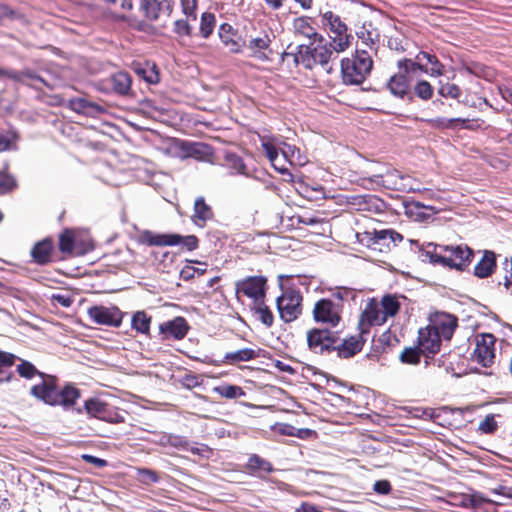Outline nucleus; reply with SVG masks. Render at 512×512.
<instances>
[{"instance_id": "1", "label": "nucleus", "mask_w": 512, "mask_h": 512, "mask_svg": "<svg viewBox=\"0 0 512 512\" xmlns=\"http://www.w3.org/2000/svg\"><path fill=\"white\" fill-rule=\"evenodd\" d=\"M419 253L422 261L440 264L458 271H464L474 257V251L467 245L441 246L428 243L425 248H420Z\"/></svg>"}, {"instance_id": "2", "label": "nucleus", "mask_w": 512, "mask_h": 512, "mask_svg": "<svg viewBox=\"0 0 512 512\" xmlns=\"http://www.w3.org/2000/svg\"><path fill=\"white\" fill-rule=\"evenodd\" d=\"M41 379L40 383L31 387L30 394L49 406L69 409L81 396L80 390L72 384L59 389L55 376L45 374Z\"/></svg>"}, {"instance_id": "3", "label": "nucleus", "mask_w": 512, "mask_h": 512, "mask_svg": "<svg viewBox=\"0 0 512 512\" xmlns=\"http://www.w3.org/2000/svg\"><path fill=\"white\" fill-rule=\"evenodd\" d=\"M396 66L398 72L390 76L385 87L394 98L406 103H413L411 76L417 70H420L422 73H428V67L426 64H421L410 58L399 59Z\"/></svg>"}, {"instance_id": "4", "label": "nucleus", "mask_w": 512, "mask_h": 512, "mask_svg": "<svg viewBox=\"0 0 512 512\" xmlns=\"http://www.w3.org/2000/svg\"><path fill=\"white\" fill-rule=\"evenodd\" d=\"M373 68L371 54L364 48H357L351 58L341 60V75L345 85H361Z\"/></svg>"}, {"instance_id": "5", "label": "nucleus", "mask_w": 512, "mask_h": 512, "mask_svg": "<svg viewBox=\"0 0 512 512\" xmlns=\"http://www.w3.org/2000/svg\"><path fill=\"white\" fill-rule=\"evenodd\" d=\"M322 25L330 32V45L336 53L347 50L351 44L352 35L348 33L347 25L339 15L332 11L321 14Z\"/></svg>"}, {"instance_id": "6", "label": "nucleus", "mask_w": 512, "mask_h": 512, "mask_svg": "<svg viewBox=\"0 0 512 512\" xmlns=\"http://www.w3.org/2000/svg\"><path fill=\"white\" fill-rule=\"evenodd\" d=\"M359 241L368 248L383 252L403 240V236L393 229H382L358 233Z\"/></svg>"}, {"instance_id": "7", "label": "nucleus", "mask_w": 512, "mask_h": 512, "mask_svg": "<svg viewBox=\"0 0 512 512\" xmlns=\"http://www.w3.org/2000/svg\"><path fill=\"white\" fill-rule=\"evenodd\" d=\"M307 345L314 354L329 355L337 345V331L313 328L307 331Z\"/></svg>"}, {"instance_id": "8", "label": "nucleus", "mask_w": 512, "mask_h": 512, "mask_svg": "<svg viewBox=\"0 0 512 512\" xmlns=\"http://www.w3.org/2000/svg\"><path fill=\"white\" fill-rule=\"evenodd\" d=\"M96 88L105 94H115L123 97L133 95L132 77L126 71L115 72L109 77L100 80L96 84Z\"/></svg>"}, {"instance_id": "9", "label": "nucleus", "mask_w": 512, "mask_h": 512, "mask_svg": "<svg viewBox=\"0 0 512 512\" xmlns=\"http://www.w3.org/2000/svg\"><path fill=\"white\" fill-rule=\"evenodd\" d=\"M301 293L289 288L276 300L277 309L281 319L287 323L294 321L301 314Z\"/></svg>"}, {"instance_id": "10", "label": "nucleus", "mask_w": 512, "mask_h": 512, "mask_svg": "<svg viewBox=\"0 0 512 512\" xmlns=\"http://www.w3.org/2000/svg\"><path fill=\"white\" fill-rule=\"evenodd\" d=\"M83 410H85L90 417H94L108 423L124 422V417L117 412L115 407L107 404L99 398H90L86 400L83 409L78 408L77 413L81 414Z\"/></svg>"}, {"instance_id": "11", "label": "nucleus", "mask_w": 512, "mask_h": 512, "mask_svg": "<svg viewBox=\"0 0 512 512\" xmlns=\"http://www.w3.org/2000/svg\"><path fill=\"white\" fill-rule=\"evenodd\" d=\"M268 289L267 278L263 275L247 276L236 281L235 293L243 294L254 302L264 300Z\"/></svg>"}, {"instance_id": "12", "label": "nucleus", "mask_w": 512, "mask_h": 512, "mask_svg": "<svg viewBox=\"0 0 512 512\" xmlns=\"http://www.w3.org/2000/svg\"><path fill=\"white\" fill-rule=\"evenodd\" d=\"M90 319L99 325L119 327L124 313L116 306H92L88 309Z\"/></svg>"}, {"instance_id": "13", "label": "nucleus", "mask_w": 512, "mask_h": 512, "mask_svg": "<svg viewBox=\"0 0 512 512\" xmlns=\"http://www.w3.org/2000/svg\"><path fill=\"white\" fill-rule=\"evenodd\" d=\"M313 317L316 322L329 324L332 327H336L341 319L338 306L327 298L320 299L315 303Z\"/></svg>"}, {"instance_id": "14", "label": "nucleus", "mask_w": 512, "mask_h": 512, "mask_svg": "<svg viewBox=\"0 0 512 512\" xmlns=\"http://www.w3.org/2000/svg\"><path fill=\"white\" fill-rule=\"evenodd\" d=\"M315 42H317V45L313 47V68L320 65L328 74H331L333 67L330 62L337 58V56H334L337 53L330 45V41H326L323 36H319V39Z\"/></svg>"}, {"instance_id": "15", "label": "nucleus", "mask_w": 512, "mask_h": 512, "mask_svg": "<svg viewBox=\"0 0 512 512\" xmlns=\"http://www.w3.org/2000/svg\"><path fill=\"white\" fill-rule=\"evenodd\" d=\"M189 329L187 320L182 316H177L159 325V333L162 335L163 340L171 338L182 340L188 334Z\"/></svg>"}, {"instance_id": "16", "label": "nucleus", "mask_w": 512, "mask_h": 512, "mask_svg": "<svg viewBox=\"0 0 512 512\" xmlns=\"http://www.w3.org/2000/svg\"><path fill=\"white\" fill-rule=\"evenodd\" d=\"M495 337L492 334H482L481 338L477 340L476 348L474 350V357L476 361L483 367L492 365L495 358Z\"/></svg>"}, {"instance_id": "17", "label": "nucleus", "mask_w": 512, "mask_h": 512, "mask_svg": "<svg viewBox=\"0 0 512 512\" xmlns=\"http://www.w3.org/2000/svg\"><path fill=\"white\" fill-rule=\"evenodd\" d=\"M386 322L378 301L374 298L370 299L361 314L359 326L361 332H366L373 325H382Z\"/></svg>"}, {"instance_id": "18", "label": "nucleus", "mask_w": 512, "mask_h": 512, "mask_svg": "<svg viewBox=\"0 0 512 512\" xmlns=\"http://www.w3.org/2000/svg\"><path fill=\"white\" fill-rule=\"evenodd\" d=\"M140 9L149 21H156L161 16L169 17L172 12L171 0H141Z\"/></svg>"}, {"instance_id": "19", "label": "nucleus", "mask_w": 512, "mask_h": 512, "mask_svg": "<svg viewBox=\"0 0 512 512\" xmlns=\"http://www.w3.org/2000/svg\"><path fill=\"white\" fill-rule=\"evenodd\" d=\"M429 327L438 332L444 340H450L457 327V318L448 313H440Z\"/></svg>"}, {"instance_id": "20", "label": "nucleus", "mask_w": 512, "mask_h": 512, "mask_svg": "<svg viewBox=\"0 0 512 512\" xmlns=\"http://www.w3.org/2000/svg\"><path fill=\"white\" fill-rule=\"evenodd\" d=\"M334 346L335 349L333 352H336L338 358L348 359L361 351L363 342L360 340L359 336L341 339L337 331V345Z\"/></svg>"}, {"instance_id": "21", "label": "nucleus", "mask_w": 512, "mask_h": 512, "mask_svg": "<svg viewBox=\"0 0 512 512\" xmlns=\"http://www.w3.org/2000/svg\"><path fill=\"white\" fill-rule=\"evenodd\" d=\"M10 79L32 87L35 90H41L42 86H46L50 90L54 88L53 85L48 83L41 75L31 69L14 71V73H10Z\"/></svg>"}, {"instance_id": "22", "label": "nucleus", "mask_w": 512, "mask_h": 512, "mask_svg": "<svg viewBox=\"0 0 512 512\" xmlns=\"http://www.w3.org/2000/svg\"><path fill=\"white\" fill-rule=\"evenodd\" d=\"M180 239V234H156L149 230L144 231L140 236L141 243L148 246H176Z\"/></svg>"}, {"instance_id": "23", "label": "nucleus", "mask_w": 512, "mask_h": 512, "mask_svg": "<svg viewBox=\"0 0 512 512\" xmlns=\"http://www.w3.org/2000/svg\"><path fill=\"white\" fill-rule=\"evenodd\" d=\"M349 203L359 211L382 212L384 202L375 195H356L350 198Z\"/></svg>"}, {"instance_id": "24", "label": "nucleus", "mask_w": 512, "mask_h": 512, "mask_svg": "<svg viewBox=\"0 0 512 512\" xmlns=\"http://www.w3.org/2000/svg\"><path fill=\"white\" fill-rule=\"evenodd\" d=\"M69 107L76 113L89 117H96L103 114L106 110L103 106L91 102L86 98H73L69 100Z\"/></svg>"}, {"instance_id": "25", "label": "nucleus", "mask_w": 512, "mask_h": 512, "mask_svg": "<svg viewBox=\"0 0 512 512\" xmlns=\"http://www.w3.org/2000/svg\"><path fill=\"white\" fill-rule=\"evenodd\" d=\"M497 266L496 254L491 250H485L482 258L474 267V275L480 279L490 277Z\"/></svg>"}, {"instance_id": "26", "label": "nucleus", "mask_w": 512, "mask_h": 512, "mask_svg": "<svg viewBox=\"0 0 512 512\" xmlns=\"http://www.w3.org/2000/svg\"><path fill=\"white\" fill-rule=\"evenodd\" d=\"M53 247V241L50 238H45L37 242L30 252L33 261L38 265L50 263Z\"/></svg>"}, {"instance_id": "27", "label": "nucleus", "mask_w": 512, "mask_h": 512, "mask_svg": "<svg viewBox=\"0 0 512 512\" xmlns=\"http://www.w3.org/2000/svg\"><path fill=\"white\" fill-rule=\"evenodd\" d=\"M313 48L310 45L301 44L296 47V52L283 53L285 57H292L296 65H302L304 68L313 69Z\"/></svg>"}, {"instance_id": "28", "label": "nucleus", "mask_w": 512, "mask_h": 512, "mask_svg": "<svg viewBox=\"0 0 512 512\" xmlns=\"http://www.w3.org/2000/svg\"><path fill=\"white\" fill-rule=\"evenodd\" d=\"M293 31L295 35L312 39L313 42L319 39V34L316 28L312 25V19L307 16L297 17L293 20Z\"/></svg>"}, {"instance_id": "29", "label": "nucleus", "mask_w": 512, "mask_h": 512, "mask_svg": "<svg viewBox=\"0 0 512 512\" xmlns=\"http://www.w3.org/2000/svg\"><path fill=\"white\" fill-rule=\"evenodd\" d=\"M134 71L148 84H157L160 81V72L154 62L137 63L134 65Z\"/></svg>"}, {"instance_id": "30", "label": "nucleus", "mask_w": 512, "mask_h": 512, "mask_svg": "<svg viewBox=\"0 0 512 512\" xmlns=\"http://www.w3.org/2000/svg\"><path fill=\"white\" fill-rule=\"evenodd\" d=\"M262 149L265 152L266 157L271 162L272 166L278 170L281 174H285L287 172V168L284 166H279L280 157V144L278 138H273L270 141H262Z\"/></svg>"}, {"instance_id": "31", "label": "nucleus", "mask_w": 512, "mask_h": 512, "mask_svg": "<svg viewBox=\"0 0 512 512\" xmlns=\"http://www.w3.org/2000/svg\"><path fill=\"white\" fill-rule=\"evenodd\" d=\"M211 207L205 202L203 197H198L194 203V214L192 220L198 227H204L208 220L213 218Z\"/></svg>"}, {"instance_id": "32", "label": "nucleus", "mask_w": 512, "mask_h": 512, "mask_svg": "<svg viewBox=\"0 0 512 512\" xmlns=\"http://www.w3.org/2000/svg\"><path fill=\"white\" fill-rule=\"evenodd\" d=\"M235 30L232 25L228 23H222L218 29V36L223 45L232 53L240 51L239 43L234 40Z\"/></svg>"}, {"instance_id": "33", "label": "nucleus", "mask_w": 512, "mask_h": 512, "mask_svg": "<svg viewBox=\"0 0 512 512\" xmlns=\"http://www.w3.org/2000/svg\"><path fill=\"white\" fill-rule=\"evenodd\" d=\"M151 322L152 317L145 311H136L131 318V328L139 334L150 336Z\"/></svg>"}, {"instance_id": "34", "label": "nucleus", "mask_w": 512, "mask_h": 512, "mask_svg": "<svg viewBox=\"0 0 512 512\" xmlns=\"http://www.w3.org/2000/svg\"><path fill=\"white\" fill-rule=\"evenodd\" d=\"M426 330V333L422 331L419 333L421 346L429 353H436L440 349L441 339L443 338L438 334V332H435L429 326Z\"/></svg>"}, {"instance_id": "35", "label": "nucleus", "mask_w": 512, "mask_h": 512, "mask_svg": "<svg viewBox=\"0 0 512 512\" xmlns=\"http://www.w3.org/2000/svg\"><path fill=\"white\" fill-rule=\"evenodd\" d=\"M258 357V352L251 348H243L233 352H227L224 355V361L230 365H236L239 362H246Z\"/></svg>"}, {"instance_id": "36", "label": "nucleus", "mask_w": 512, "mask_h": 512, "mask_svg": "<svg viewBox=\"0 0 512 512\" xmlns=\"http://www.w3.org/2000/svg\"><path fill=\"white\" fill-rule=\"evenodd\" d=\"M423 59L431 65V68H428V75L432 77L443 75L444 66L434 54H430L426 51H420L413 60L422 64Z\"/></svg>"}, {"instance_id": "37", "label": "nucleus", "mask_w": 512, "mask_h": 512, "mask_svg": "<svg viewBox=\"0 0 512 512\" xmlns=\"http://www.w3.org/2000/svg\"><path fill=\"white\" fill-rule=\"evenodd\" d=\"M226 166L231 169L232 174L249 176L246 164L241 156L234 152H226L224 155Z\"/></svg>"}, {"instance_id": "38", "label": "nucleus", "mask_w": 512, "mask_h": 512, "mask_svg": "<svg viewBox=\"0 0 512 512\" xmlns=\"http://www.w3.org/2000/svg\"><path fill=\"white\" fill-rule=\"evenodd\" d=\"M434 94L433 86L426 80H418L414 85L412 84V96L413 102L415 98H418L422 101H428L432 99Z\"/></svg>"}, {"instance_id": "39", "label": "nucleus", "mask_w": 512, "mask_h": 512, "mask_svg": "<svg viewBox=\"0 0 512 512\" xmlns=\"http://www.w3.org/2000/svg\"><path fill=\"white\" fill-rule=\"evenodd\" d=\"M271 40L268 35L262 37H256L250 40L248 48L253 51L254 56L259 60L268 59L264 50L268 49Z\"/></svg>"}, {"instance_id": "40", "label": "nucleus", "mask_w": 512, "mask_h": 512, "mask_svg": "<svg viewBox=\"0 0 512 512\" xmlns=\"http://www.w3.org/2000/svg\"><path fill=\"white\" fill-rule=\"evenodd\" d=\"M216 27V16L211 12H203L200 18L199 33L204 39H208Z\"/></svg>"}, {"instance_id": "41", "label": "nucleus", "mask_w": 512, "mask_h": 512, "mask_svg": "<svg viewBox=\"0 0 512 512\" xmlns=\"http://www.w3.org/2000/svg\"><path fill=\"white\" fill-rule=\"evenodd\" d=\"M254 315L258 316V319L266 326L271 327L274 322V317L269 309V307L265 304L264 300H259V302H254V306L251 308Z\"/></svg>"}, {"instance_id": "42", "label": "nucleus", "mask_w": 512, "mask_h": 512, "mask_svg": "<svg viewBox=\"0 0 512 512\" xmlns=\"http://www.w3.org/2000/svg\"><path fill=\"white\" fill-rule=\"evenodd\" d=\"M379 305L386 320L388 317L395 316L400 309V303L397 297L391 294L383 296Z\"/></svg>"}, {"instance_id": "43", "label": "nucleus", "mask_w": 512, "mask_h": 512, "mask_svg": "<svg viewBox=\"0 0 512 512\" xmlns=\"http://www.w3.org/2000/svg\"><path fill=\"white\" fill-rule=\"evenodd\" d=\"M247 469L251 473H255V472L271 473L274 470L272 464L269 461L261 458L260 456H258L256 454H253L252 456L249 457L248 462H247Z\"/></svg>"}, {"instance_id": "44", "label": "nucleus", "mask_w": 512, "mask_h": 512, "mask_svg": "<svg viewBox=\"0 0 512 512\" xmlns=\"http://www.w3.org/2000/svg\"><path fill=\"white\" fill-rule=\"evenodd\" d=\"M358 39L361 41V44L370 50H377L376 42L378 40V33L373 30H369L365 25L360 28L359 31L356 32Z\"/></svg>"}, {"instance_id": "45", "label": "nucleus", "mask_w": 512, "mask_h": 512, "mask_svg": "<svg viewBox=\"0 0 512 512\" xmlns=\"http://www.w3.org/2000/svg\"><path fill=\"white\" fill-rule=\"evenodd\" d=\"M17 187V181L13 175L8 173V164L0 170V195L8 194Z\"/></svg>"}, {"instance_id": "46", "label": "nucleus", "mask_w": 512, "mask_h": 512, "mask_svg": "<svg viewBox=\"0 0 512 512\" xmlns=\"http://www.w3.org/2000/svg\"><path fill=\"white\" fill-rule=\"evenodd\" d=\"M18 133L15 130L0 132V153L4 151L16 150Z\"/></svg>"}, {"instance_id": "47", "label": "nucleus", "mask_w": 512, "mask_h": 512, "mask_svg": "<svg viewBox=\"0 0 512 512\" xmlns=\"http://www.w3.org/2000/svg\"><path fill=\"white\" fill-rule=\"evenodd\" d=\"M76 238H77V235L74 233V231L66 229L59 236V250L62 253H68V254L72 255Z\"/></svg>"}, {"instance_id": "48", "label": "nucleus", "mask_w": 512, "mask_h": 512, "mask_svg": "<svg viewBox=\"0 0 512 512\" xmlns=\"http://www.w3.org/2000/svg\"><path fill=\"white\" fill-rule=\"evenodd\" d=\"M18 374L25 379H32L34 376L42 378L45 373L39 371L31 362L27 360H21V363L17 365Z\"/></svg>"}, {"instance_id": "49", "label": "nucleus", "mask_w": 512, "mask_h": 512, "mask_svg": "<svg viewBox=\"0 0 512 512\" xmlns=\"http://www.w3.org/2000/svg\"><path fill=\"white\" fill-rule=\"evenodd\" d=\"M185 151L188 156L202 158L210 154V147L203 143L192 142L185 146Z\"/></svg>"}, {"instance_id": "50", "label": "nucleus", "mask_w": 512, "mask_h": 512, "mask_svg": "<svg viewBox=\"0 0 512 512\" xmlns=\"http://www.w3.org/2000/svg\"><path fill=\"white\" fill-rule=\"evenodd\" d=\"M438 94L444 98L459 99L461 96V89L456 84L440 82Z\"/></svg>"}, {"instance_id": "51", "label": "nucleus", "mask_w": 512, "mask_h": 512, "mask_svg": "<svg viewBox=\"0 0 512 512\" xmlns=\"http://www.w3.org/2000/svg\"><path fill=\"white\" fill-rule=\"evenodd\" d=\"M214 391L222 397L234 399L243 394L242 389L236 385H221L214 389Z\"/></svg>"}, {"instance_id": "52", "label": "nucleus", "mask_w": 512, "mask_h": 512, "mask_svg": "<svg viewBox=\"0 0 512 512\" xmlns=\"http://www.w3.org/2000/svg\"><path fill=\"white\" fill-rule=\"evenodd\" d=\"M279 144H280V152L282 154V157L285 160H287L288 162L293 163L296 160V155L298 157L300 154L299 149L296 146L290 145L280 139H279Z\"/></svg>"}, {"instance_id": "53", "label": "nucleus", "mask_w": 512, "mask_h": 512, "mask_svg": "<svg viewBox=\"0 0 512 512\" xmlns=\"http://www.w3.org/2000/svg\"><path fill=\"white\" fill-rule=\"evenodd\" d=\"M423 209H430L433 210L432 207L426 206L420 202H411L408 205H406L407 213L410 215H415L416 220L424 221L427 216L422 212Z\"/></svg>"}, {"instance_id": "54", "label": "nucleus", "mask_w": 512, "mask_h": 512, "mask_svg": "<svg viewBox=\"0 0 512 512\" xmlns=\"http://www.w3.org/2000/svg\"><path fill=\"white\" fill-rule=\"evenodd\" d=\"M92 250H93V245H92L91 241L79 239V237L77 236L72 255L82 256Z\"/></svg>"}, {"instance_id": "55", "label": "nucleus", "mask_w": 512, "mask_h": 512, "mask_svg": "<svg viewBox=\"0 0 512 512\" xmlns=\"http://www.w3.org/2000/svg\"><path fill=\"white\" fill-rule=\"evenodd\" d=\"M497 428L498 425L493 414L487 415L485 419L480 422L478 427V429L485 434H492L497 430Z\"/></svg>"}, {"instance_id": "56", "label": "nucleus", "mask_w": 512, "mask_h": 512, "mask_svg": "<svg viewBox=\"0 0 512 512\" xmlns=\"http://www.w3.org/2000/svg\"><path fill=\"white\" fill-rule=\"evenodd\" d=\"M421 355L415 348H406L400 355V360L403 363L418 364L420 362Z\"/></svg>"}, {"instance_id": "57", "label": "nucleus", "mask_w": 512, "mask_h": 512, "mask_svg": "<svg viewBox=\"0 0 512 512\" xmlns=\"http://www.w3.org/2000/svg\"><path fill=\"white\" fill-rule=\"evenodd\" d=\"M181 7L187 19L195 21L197 19V0H181Z\"/></svg>"}, {"instance_id": "58", "label": "nucleus", "mask_w": 512, "mask_h": 512, "mask_svg": "<svg viewBox=\"0 0 512 512\" xmlns=\"http://www.w3.org/2000/svg\"><path fill=\"white\" fill-rule=\"evenodd\" d=\"M174 32L182 36H190L192 33V27L188 23V19H179L174 23Z\"/></svg>"}, {"instance_id": "59", "label": "nucleus", "mask_w": 512, "mask_h": 512, "mask_svg": "<svg viewBox=\"0 0 512 512\" xmlns=\"http://www.w3.org/2000/svg\"><path fill=\"white\" fill-rule=\"evenodd\" d=\"M489 492L504 499H512V487L504 484H499L496 487L489 488Z\"/></svg>"}, {"instance_id": "60", "label": "nucleus", "mask_w": 512, "mask_h": 512, "mask_svg": "<svg viewBox=\"0 0 512 512\" xmlns=\"http://www.w3.org/2000/svg\"><path fill=\"white\" fill-rule=\"evenodd\" d=\"M171 445L170 447H173L175 449L181 450V451H188L189 448V440L187 437L182 435L173 434L171 438Z\"/></svg>"}, {"instance_id": "61", "label": "nucleus", "mask_w": 512, "mask_h": 512, "mask_svg": "<svg viewBox=\"0 0 512 512\" xmlns=\"http://www.w3.org/2000/svg\"><path fill=\"white\" fill-rule=\"evenodd\" d=\"M138 474H139L140 480L143 483L149 484V483H157L159 481L158 474L151 469H146V468L140 469Z\"/></svg>"}, {"instance_id": "62", "label": "nucleus", "mask_w": 512, "mask_h": 512, "mask_svg": "<svg viewBox=\"0 0 512 512\" xmlns=\"http://www.w3.org/2000/svg\"><path fill=\"white\" fill-rule=\"evenodd\" d=\"M18 357L10 352H6L0 349V367L8 368L15 364Z\"/></svg>"}, {"instance_id": "63", "label": "nucleus", "mask_w": 512, "mask_h": 512, "mask_svg": "<svg viewBox=\"0 0 512 512\" xmlns=\"http://www.w3.org/2000/svg\"><path fill=\"white\" fill-rule=\"evenodd\" d=\"M198 243V238L195 235H181V239L179 240L178 245H182L183 247L187 248V250L193 251L198 248Z\"/></svg>"}, {"instance_id": "64", "label": "nucleus", "mask_w": 512, "mask_h": 512, "mask_svg": "<svg viewBox=\"0 0 512 512\" xmlns=\"http://www.w3.org/2000/svg\"><path fill=\"white\" fill-rule=\"evenodd\" d=\"M504 269H505V277H504V286L512 291V257L511 260L508 261V259H505L504 262Z\"/></svg>"}]
</instances>
